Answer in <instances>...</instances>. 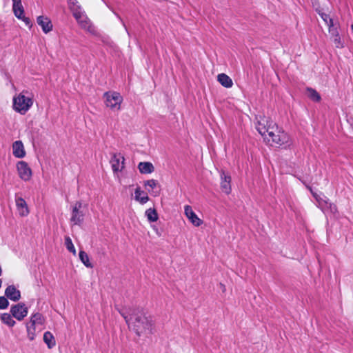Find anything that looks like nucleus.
Segmentation results:
<instances>
[{
	"mask_svg": "<svg viewBox=\"0 0 353 353\" xmlns=\"http://www.w3.org/2000/svg\"><path fill=\"white\" fill-rule=\"evenodd\" d=\"M256 128L264 140L271 145L287 148L292 144V139L289 134L272 120L261 119L258 121Z\"/></svg>",
	"mask_w": 353,
	"mask_h": 353,
	"instance_id": "f257e3e1",
	"label": "nucleus"
},
{
	"mask_svg": "<svg viewBox=\"0 0 353 353\" xmlns=\"http://www.w3.org/2000/svg\"><path fill=\"white\" fill-rule=\"evenodd\" d=\"M121 314L125 319L128 326L132 327L139 335L143 330H151L154 326L152 318L150 316H145L141 312H134L129 316L122 312Z\"/></svg>",
	"mask_w": 353,
	"mask_h": 353,
	"instance_id": "f03ea898",
	"label": "nucleus"
},
{
	"mask_svg": "<svg viewBox=\"0 0 353 353\" xmlns=\"http://www.w3.org/2000/svg\"><path fill=\"white\" fill-rule=\"evenodd\" d=\"M45 321L42 314L35 312L31 314L29 322L26 323L27 336L30 341H33L37 334L44 329Z\"/></svg>",
	"mask_w": 353,
	"mask_h": 353,
	"instance_id": "7ed1b4c3",
	"label": "nucleus"
},
{
	"mask_svg": "<svg viewBox=\"0 0 353 353\" xmlns=\"http://www.w3.org/2000/svg\"><path fill=\"white\" fill-rule=\"evenodd\" d=\"M28 93L27 90H23L12 99V109L21 115L26 114L33 105V99L26 96Z\"/></svg>",
	"mask_w": 353,
	"mask_h": 353,
	"instance_id": "20e7f679",
	"label": "nucleus"
},
{
	"mask_svg": "<svg viewBox=\"0 0 353 353\" xmlns=\"http://www.w3.org/2000/svg\"><path fill=\"white\" fill-rule=\"evenodd\" d=\"M70 10L72 12L74 17L76 19L81 27L89 32H92V27L90 20L88 19L81 7L79 6L77 0H68Z\"/></svg>",
	"mask_w": 353,
	"mask_h": 353,
	"instance_id": "39448f33",
	"label": "nucleus"
},
{
	"mask_svg": "<svg viewBox=\"0 0 353 353\" xmlns=\"http://www.w3.org/2000/svg\"><path fill=\"white\" fill-rule=\"evenodd\" d=\"M105 105L113 110H119L123 101L122 96L117 92H108L104 94Z\"/></svg>",
	"mask_w": 353,
	"mask_h": 353,
	"instance_id": "423d86ee",
	"label": "nucleus"
},
{
	"mask_svg": "<svg viewBox=\"0 0 353 353\" xmlns=\"http://www.w3.org/2000/svg\"><path fill=\"white\" fill-rule=\"evenodd\" d=\"M310 192H312L313 196L316 201L317 205L319 208L321 209L324 212L328 210H330L331 212H335L336 210V206L331 203L329 202V200L326 199L325 196H321L316 192H314L310 188Z\"/></svg>",
	"mask_w": 353,
	"mask_h": 353,
	"instance_id": "0eeeda50",
	"label": "nucleus"
},
{
	"mask_svg": "<svg viewBox=\"0 0 353 353\" xmlns=\"http://www.w3.org/2000/svg\"><path fill=\"white\" fill-rule=\"evenodd\" d=\"M12 316L18 321H22L28 313V308L23 303L13 305L10 310Z\"/></svg>",
	"mask_w": 353,
	"mask_h": 353,
	"instance_id": "6e6552de",
	"label": "nucleus"
},
{
	"mask_svg": "<svg viewBox=\"0 0 353 353\" xmlns=\"http://www.w3.org/2000/svg\"><path fill=\"white\" fill-rule=\"evenodd\" d=\"M82 203L80 201L75 203L72 207L70 221L73 225H80L83 221V213L81 211Z\"/></svg>",
	"mask_w": 353,
	"mask_h": 353,
	"instance_id": "1a4fd4ad",
	"label": "nucleus"
},
{
	"mask_svg": "<svg viewBox=\"0 0 353 353\" xmlns=\"http://www.w3.org/2000/svg\"><path fill=\"white\" fill-rule=\"evenodd\" d=\"M17 169L19 176L22 180L25 181L30 180L32 172L31 168L26 162L23 161H19L17 164Z\"/></svg>",
	"mask_w": 353,
	"mask_h": 353,
	"instance_id": "9d476101",
	"label": "nucleus"
},
{
	"mask_svg": "<svg viewBox=\"0 0 353 353\" xmlns=\"http://www.w3.org/2000/svg\"><path fill=\"white\" fill-rule=\"evenodd\" d=\"M184 213L194 226L199 227L203 224V221L195 214L190 205L184 206Z\"/></svg>",
	"mask_w": 353,
	"mask_h": 353,
	"instance_id": "9b49d317",
	"label": "nucleus"
},
{
	"mask_svg": "<svg viewBox=\"0 0 353 353\" xmlns=\"http://www.w3.org/2000/svg\"><path fill=\"white\" fill-rule=\"evenodd\" d=\"M124 157L121 154H115L110 160L112 169L114 173L122 171L124 168Z\"/></svg>",
	"mask_w": 353,
	"mask_h": 353,
	"instance_id": "f8f14e48",
	"label": "nucleus"
},
{
	"mask_svg": "<svg viewBox=\"0 0 353 353\" xmlns=\"http://www.w3.org/2000/svg\"><path fill=\"white\" fill-rule=\"evenodd\" d=\"M5 296L12 301H17L21 299V292L14 285H10L5 290Z\"/></svg>",
	"mask_w": 353,
	"mask_h": 353,
	"instance_id": "ddd939ff",
	"label": "nucleus"
},
{
	"mask_svg": "<svg viewBox=\"0 0 353 353\" xmlns=\"http://www.w3.org/2000/svg\"><path fill=\"white\" fill-rule=\"evenodd\" d=\"M231 177L223 170L221 172V188L223 192L228 194L231 192Z\"/></svg>",
	"mask_w": 353,
	"mask_h": 353,
	"instance_id": "4468645a",
	"label": "nucleus"
},
{
	"mask_svg": "<svg viewBox=\"0 0 353 353\" xmlns=\"http://www.w3.org/2000/svg\"><path fill=\"white\" fill-rule=\"evenodd\" d=\"M37 22L38 25L41 27L44 33L47 34L52 31L53 26L48 17L45 16H39L37 19Z\"/></svg>",
	"mask_w": 353,
	"mask_h": 353,
	"instance_id": "2eb2a0df",
	"label": "nucleus"
},
{
	"mask_svg": "<svg viewBox=\"0 0 353 353\" xmlns=\"http://www.w3.org/2000/svg\"><path fill=\"white\" fill-rule=\"evenodd\" d=\"M15 203L17 211L21 216H26L29 214V209L26 201L22 197H16Z\"/></svg>",
	"mask_w": 353,
	"mask_h": 353,
	"instance_id": "dca6fc26",
	"label": "nucleus"
},
{
	"mask_svg": "<svg viewBox=\"0 0 353 353\" xmlns=\"http://www.w3.org/2000/svg\"><path fill=\"white\" fill-rule=\"evenodd\" d=\"M13 155L17 158H23L26 155L24 146L21 141H16L12 144Z\"/></svg>",
	"mask_w": 353,
	"mask_h": 353,
	"instance_id": "f3484780",
	"label": "nucleus"
},
{
	"mask_svg": "<svg viewBox=\"0 0 353 353\" xmlns=\"http://www.w3.org/2000/svg\"><path fill=\"white\" fill-rule=\"evenodd\" d=\"M134 200L143 205L149 201L148 194L143 191L140 187H137L134 191Z\"/></svg>",
	"mask_w": 353,
	"mask_h": 353,
	"instance_id": "a211bd4d",
	"label": "nucleus"
},
{
	"mask_svg": "<svg viewBox=\"0 0 353 353\" xmlns=\"http://www.w3.org/2000/svg\"><path fill=\"white\" fill-rule=\"evenodd\" d=\"M12 10L17 18H22L24 14V9L21 3V0H12Z\"/></svg>",
	"mask_w": 353,
	"mask_h": 353,
	"instance_id": "6ab92c4d",
	"label": "nucleus"
},
{
	"mask_svg": "<svg viewBox=\"0 0 353 353\" xmlns=\"http://www.w3.org/2000/svg\"><path fill=\"white\" fill-rule=\"evenodd\" d=\"M217 80L225 88H230L233 85L232 79L224 73L219 74L217 76Z\"/></svg>",
	"mask_w": 353,
	"mask_h": 353,
	"instance_id": "aec40b11",
	"label": "nucleus"
},
{
	"mask_svg": "<svg viewBox=\"0 0 353 353\" xmlns=\"http://www.w3.org/2000/svg\"><path fill=\"white\" fill-rule=\"evenodd\" d=\"M138 169L141 174H150L154 171V166L150 162H140Z\"/></svg>",
	"mask_w": 353,
	"mask_h": 353,
	"instance_id": "412c9836",
	"label": "nucleus"
},
{
	"mask_svg": "<svg viewBox=\"0 0 353 353\" xmlns=\"http://www.w3.org/2000/svg\"><path fill=\"white\" fill-rule=\"evenodd\" d=\"M0 320L2 323L8 325L10 327H14L16 324V322L13 319V316H12L11 313H2L0 315Z\"/></svg>",
	"mask_w": 353,
	"mask_h": 353,
	"instance_id": "4be33fe9",
	"label": "nucleus"
},
{
	"mask_svg": "<svg viewBox=\"0 0 353 353\" xmlns=\"http://www.w3.org/2000/svg\"><path fill=\"white\" fill-rule=\"evenodd\" d=\"M43 341L46 343L48 348L51 349L56 345V341L53 334L50 332H46L43 334Z\"/></svg>",
	"mask_w": 353,
	"mask_h": 353,
	"instance_id": "5701e85b",
	"label": "nucleus"
},
{
	"mask_svg": "<svg viewBox=\"0 0 353 353\" xmlns=\"http://www.w3.org/2000/svg\"><path fill=\"white\" fill-rule=\"evenodd\" d=\"M145 214L150 222H155L159 219L157 210L154 208L148 209L145 211Z\"/></svg>",
	"mask_w": 353,
	"mask_h": 353,
	"instance_id": "b1692460",
	"label": "nucleus"
},
{
	"mask_svg": "<svg viewBox=\"0 0 353 353\" xmlns=\"http://www.w3.org/2000/svg\"><path fill=\"white\" fill-rule=\"evenodd\" d=\"M79 255L81 261L84 264L85 266L87 268H92V265L90 262L89 256L85 251L81 250Z\"/></svg>",
	"mask_w": 353,
	"mask_h": 353,
	"instance_id": "393cba45",
	"label": "nucleus"
},
{
	"mask_svg": "<svg viewBox=\"0 0 353 353\" xmlns=\"http://www.w3.org/2000/svg\"><path fill=\"white\" fill-rule=\"evenodd\" d=\"M308 97L315 102H319L321 100L320 94L313 88H309L307 89Z\"/></svg>",
	"mask_w": 353,
	"mask_h": 353,
	"instance_id": "a878e982",
	"label": "nucleus"
},
{
	"mask_svg": "<svg viewBox=\"0 0 353 353\" xmlns=\"http://www.w3.org/2000/svg\"><path fill=\"white\" fill-rule=\"evenodd\" d=\"M65 245L67 250L69 252H72L74 255H76V254H77L76 249H75L74 244L72 241V239H70V236L65 237Z\"/></svg>",
	"mask_w": 353,
	"mask_h": 353,
	"instance_id": "bb28decb",
	"label": "nucleus"
},
{
	"mask_svg": "<svg viewBox=\"0 0 353 353\" xmlns=\"http://www.w3.org/2000/svg\"><path fill=\"white\" fill-rule=\"evenodd\" d=\"M158 183L154 179L148 180L145 182V186L149 192L157 187Z\"/></svg>",
	"mask_w": 353,
	"mask_h": 353,
	"instance_id": "cd10ccee",
	"label": "nucleus"
},
{
	"mask_svg": "<svg viewBox=\"0 0 353 353\" xmlns=\"http://www.w3.org/2000/svg\"><path fill=\"white\" fill-rule=\"evenodd\" d=\"M319 15L321 16L323 21L328 26V27L334 26L333 19L330 17L329 14H325L324 12H321L319 13Z\"/></svg>",
	"mask_w": 353,
	"mask_h": 353,
	"instance_id": "c85d7f7f",
	"label": "nucleus"
},
{
	"mask_svg": "<svg viewBox=\"0 0 353 353\" xmlns=\"http://www.w3.org/2000/svg\"><path fill=\"white\" fill-rule=\"evenodd\" d=\"M9 305L8 298L5 296H0V310H5Z\"/></svg>",
	"mask_w": 353,
	"mask_h": 353,
	"instance_id": "c756f323",
	"label": "nucleus"
},
{
	"mask_svg": "<svg viewBox=\"0 0 353 353\" xmlns=\"http://www.w3.org/2000/svg\"><path fill=\"white\" fill-rule=\"evenodd\" d=\"M333 41H334V45L336 48H341L343 47V43L341 41L340 35H339L337 37H334Z\"/></svg>",
	"mask_w": 353,
	"mask_h": 353,
	"instance_id": "7c9ffc66",
	"label": "nucleus"
},
{
	"mask_svg": "<svg viewBox=\"0 0 353 353\" xmlns=\"http://www.w3.org/2000/svg\"><path fill=\"white\" fill-rule=\"evenodd\" d=\"M328 29H329V32L330 33V34L332 35V37L333 38L337 37L339 35L337 28H334V26L328 27Z\"/></svg>",
	"mask_w": 353,
	"mask_h": 353,
	"instance_id": "2f4dec72",
	"label": "nucleus"
},
{
	"mask_svg": "<svg viewBox=\"0 0 353 353\" xmlns=\"http://www.w3.org/2000/svg\"><path fill=\"white\" fill-rule=\"evenodd\" d=\"M18 19L22 20L26 23V25H27V26H30V23H31L30 19L28 18V17H26L24 16V14H23L22 18H18Z\"/></svg>",
	"mask_w": 353,
	"mask_h": 353,
	"instance_id": "473e14b6",
	"label": "nucleus"
},
{
	"mask_svg": "<svg viewBox=\"0 0 353 353\" xmlns=\"http://www.w3.org/2000/svg\"><path fill=\"white\" fill-rule=\"evenodd\" d=\"M220 288L221 290H222L223 292H225L226 291V288H225V285L222 284V283H220Z\"/></svg>",
	"mask_w": 353,
	"mask_h": 353,
	"instance_id": "72a5a7b5",
	"label": "nucleus"
},
{
	"mask_svg": "<svg viewBox=\"0 0 353 353\" xmlns=\"http://www.w3.org/2000/svg\"><path fill=\"white\" fill-rule=\"evenodd\" d=\"M159 191H156V192H154V194L156 196L157 194H159Z\"/></svg>",
	"mask_w": 353,
	"mask_h": 353,
	"instance_id": "f704fd0d",
	"label": "nucleus"
},
{
	"mask_svg": "<svg viewBox=\"0 0 353 353\" xmlns=\"http://www.w3.org/2000/svg\"><path fill=\"white\" fill-rule=\"evenodd\" d=\"M351 29H352V30L353 32V24L351 26Z\"/></svg>",
	"mask_w": 353,
	"mask_h": 353,
	"instance_id": "c9c22d12",
	"label": "nucleus"
}]
</instances>
